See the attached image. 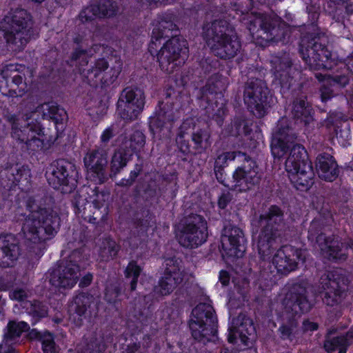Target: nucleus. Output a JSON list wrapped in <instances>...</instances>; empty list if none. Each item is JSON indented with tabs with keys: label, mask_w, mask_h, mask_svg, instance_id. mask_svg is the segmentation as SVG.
<instances>
[{
	"label": "nucleus",
	"mask_w": 353,
	"mask_h": 353,
	"mask_svg": "<svg viewBox=\"0 0 353 353\" xmlns=\"http://www.w3.org/2000/svg\"><path fill=\"white\" fill-rule=\"evenodd\" d=\"M132 157L131 152H126L119 146V148L114 152L110 161V176L113 177L117 175L127 165Z\"/></svg>",
	"instance_id": "nucleus-42"
},
{
	"label": "nucleus",
	"mask_w": 353,
	"mask_h": 353,
	"mask_svg": "<svg viewBox=\"0 0 353 353\" xmlns=\"http://www.w3.org/2000/svg\"><path fill=\"white\" fill-rule=\"evenodd\" d=\"M29 330L30 326L25 321H10L7 325L1 344L12 347L14 344L17 343L22 332Z\"/></svg>",
	"instance_id": "nucleus-37"
},
{
	"label": "nucleus",
	"mask_w": 353,
	"mask_h": 353,
	"mask_svg": "<svg viewBox=\"0 0 353 353\" xmlns=\"http://www.w3.org/2000/svg\"><path fill=\"white\" fill-rule=\"evenodd\" d=\"M323 225L321 221L313 220L308 229V240L315 242L325 257L330 261H345L346 254L340 248L338 239L332 236H327L322 232Z\"/></svg>",
	"instance_id": "nucleus-13"
},
{
	"label": "nucleus",
	"mask_w": 353,
	"mask_h": 353,
	"mask_svg": "<svg viewBox=\"0 0 353 353\" xmlns=\"http://www.w3.org/2000/svg\"><path fill=\"white\" fill-rule=\"evenodd\" d=\"M261 231L258 236V253L263 261L270 260L278 248L285 228L284 210L271 205L262 212L257 220Z\"/></svg>",
	"instance_id": "nucleus-3"
},
{
	"label": "nucleus",
	"mask_w": 353,
	"mask_h": 353,
	"mask_svg": "<svg viewBox=\"0 0 353 353\" xmlns=\"http://www.w3.org/2000/svg\"><path fill=\"white\" fill-rule=\"evenodd\" d=\"M72 60L77 61L79 65H86L88 63L86 51L77 49L72 54Z\"/></svg>",
	"instance_id": "nucleus-62"
},
{
	"label": "nucleus",
	"mask_w": 353,
	"mask_h": 353,
	"mask_svg": "<svg viewBox=\"0 0 353 353\" xmlns=\"http://www.w3.org/2000/svg\"><path fill=\"white\" fill-rule=\"evenodd\" d=\"M274 77L279 81L281 86L289 89L292 85L293 77L292 71L293 63L289 54L272 56L270 60Z\"/></svg>",
	"instance_id": "nucleus-23"
},
{
	"label": "nucleus",
	"mask_w": 353,
	"mask_h": 353,
	"mask_svg": "<svg viewBox=\"0 0 353 353\" xmlns=\"http://www.w3.org/2000/svg\"><path fill=\"white\" fill-rule=\"evenodd\" d=\"M26 208L30 214L25 218L21 228L26 241L39 244L57 234L60 228V217L52 208L46 207V199L29 197Z\"/></svg>",
	"instance_id": "nucleus-1"
},
{
	"label": "nucleus",
	"mask_w": 353,
	"mask_h": 353,
	"mask_svg": "<svg viewBox=\"0 0 353 353\" xmlns=\"http://www.w3.org/2000/svg\"><path fill=\"white\" fill-rule=\"evenodd\" d=\"M194 126L192 119H185L179 128V132L176 137V144L179 151L189 152L188 145H186L185 135L188 131Z\"/></svg>",
	"instance_id": "nucleus-47"
},
{
	"label": "nucleus",
	"mask_w": 353,
	"mask_h": 353,
	"mask_svg": "<svg viewBox=\"0 0 353 353\" xmlns=\"http://www.w3.org/2000/svg\"><path fill=\"white\" fill-rule=\"evenodd\" d=\"M27 111L30 110V112L25 113L26 121H28L31 117V114L35 113L38 108H41L43 119L51 120L57 128L58 125H62L68 120L66 111L54 103H46L37 107L30 103V106L27 107Z\"/></svg>",
	"instance_id": "nucleus-27"
},
{
	"label": "nucleus",
	"mask_w": 353,
	"mask_h": 353,
	"mask_svg": "<svg viewBox=\"0 0 353 353\" xmlns=\"http://www.w3.org/2000/svg\"><path fill=\"white\" fill-rule=\"evenodd\" d=\"M333 85L328 83H323L320 88L321 99L323 102H326L334 97Z\"/></svg>",
	"instance_id": "nucleus-59"
},
{
	"label": "nucleus",
	"mask_w": 353,
	"mask_h": 353,
	"mask_svg": "<svg viewBox=\"0 0 353 353\" xmlns=\"http://www.w3.org/2000/svg\"><path fill=\"white\" fill-rule=\"evenodd\" d=\"M345 278L336 272H328L322 274L318 284V291L323 302L330 307L341 303L345 295Z\"/></svg>",
	"instance_id": "nucleus-14"
},
{
	"label": "nucleus",
	"mask_w": 353,
	"mask_h": 353,
	"mask_svg": "<svg viewBox=\"0 0 353 353\" xmlns=\"http://www.w3.org/2000/svg\"><path fill=\"white\" fill-rule=\"evenodd\" d=\"M157 54V59L162 70L172 73L174 69L184 63L188 57L187 41L171 35Z\"/></svg>",
	"instance_id": "nucleus-12"
},
{
	"label": "nucleus",
	"mask_w": 353,
	"mask_h": 353,
	"mask_svg": "<svg viewBox=\"0 0 353 353\" xmlns=\"http://www.w3.org/2000/svg\"><path fill=\"white\" fill-rule=\"evenodd\" d=\"M298 261H305L302 251L291 245H284L277 250L272 263L278 272L288 274L297 268Z\"/></svg>",
	"instance_id": "nucleus-19"
},
{
	"label": "nucleus",
	"mask_w": 353,
	"mask_h": 353,
	"mask_svg": "<svg viewBox=\"0 0 353 353\" xmlns=\"http://www.w3.org/2000/svg\"><path fill=\"white\" fill-rule=\"evenodd\" d=\"M120 61L109 68L108 61L104 59H98L94 65L87 70H83V76L87 82L91 86H97L99 83L102 85L112 84L117 79L121 71Z\"/></svg>",
	"instance_id": "nucleus-16"
},
{
	"label": "nucleus",
	"mask_w": 353,
	"mask_h": 353,
	"mask_svg": "<svg viewBox=\"0 0 353 353\" xmlns=\"http://www.w3.org/2000/svg\"><path fill=\"white\" fill-rule=\"evenodd\" d=\"M190 329L195 340L205 343L210 341L217 332V317L213 307L201 303L192 311Z\"/></svg>",
	"instance_id": "nucleus-10"
},
{
	"label": "nucleus",
	"mask_w": 353,
	"mask_h": 353,
	"mask_svg": "<svg viewBox=\"0 0 353 353\" xmlns=\"http://www.w3.org/2000/svg\"><path fill=\"white\" fill-rule=\"evenodd\" d=\"M183 280V274L170 275L164 274L159 280L158 285L154 287V292L162 296L170 294Z\"/></svg>",
	"instance_id": "nucleus-41"
},
{
	"label": "nucleus",
	"mask_w": 353,
	"mask_h": 353,
	"mask_svg": "<svg viewBox=\"0 0 353 353\" xmlns=\"http://www.w3.org/2000/svg\"><path fill=\"white\" fill-rule=\"evenodd\" d=\"M322 33H307L299 43V52L310 70H329L332 67V52Z\"/></svg>",
	"instance_id": "nucleus-5"
},
{
	"label": "nucleus",
	"mask_w": 353,
	"mask_h": 353,
	"mask_svg": "<svg viewBox=\"0 0 353 353\" xmlns=\"http://www.w3.org/2000/svg\"><path fill=\"white\" fill-rule=\"evenodd\" d=\"M83 161L87 169L96 174L100 183H103L108 179L106 152L98 150H92L85 156Z\"/></svg>",
	"instance_id": "nucleus-29"
},
{
	"label": "nucleus",
	"mask_w": 353,
	"mask_h": 353,
	"mask_svg": "<svg viewBox=\"0 0 353 353\" xmlns=\"http://www.w3.org/2000/svg\"><path fill=\"white\" fill-rule=\"evenodd\" d=\"M121 288L120 285L114 283L110 284L105 289V299L109 303H113L121 294Z\"/></svg>",
	"instance_id": "nucleus-54"
},
{
	"label": "nucleus",
	"mask_w": 353,
	"mask_h": 353,
	"mask_svg": "<svg viewBox=\"0 0 353 353\" xmlns=\"http://www.w3.org/2000/svg\"><path fill=\"white\" fill-rule=\"evenodd\" d=\"M240 48V42L229 35L218 44H214L211 50L215 56L223 59H227L235 57Z\"/></svg>",
	"instance_id": "nucleus-33"
},
{
	"label": "nucleus",
	"mask_w": 353,
	"mask_h": 353,
	"mask_svg": "<svg viewBox=\"0 0 353 353\" xmlns=\"http://www.w3.org/2000/svg\"><path fill=\"white\" fill-rule=\"evenodd\" d=\"M210 133L203 129H199L193 132L191 135L192 145H190L189 140L186 139V145L188 147L189 152L179 151L183 154L187 156L189 154L196 155L204 152L210 145L209 139Z\"/></svg>",
	"instance_id": "nucleus-32"
},
{
	"label": "nucleus",
	"mask_w": 353,
	"mask_h": 353,
	"mask_svg": "<svg viewBox=\"0 0 353 353\" xmlns=\"http://www.w3.org/2000/svg\"><path fill=\"white\" fill-rule=\"evenodd\" d=\"M24 88L21 85H17L12 83H10L8 80V90L6 91V96L14 97L22 96L23 94Z\"/></svg>",
	"instance_id": "nucleus-61"
},
{
	"label": "nucleus",
	"mask_w": 353,
	"mask_h": 353,
	"mask_svg": "<svg viewBox=\"0 0 353 353\" xmlns=\"http://www.w3.org/2000/svg\"><path fill=\"white\" fill-rule=\"evenodd\" d=\"M81 276L79 265L59 261L50 273V282L56 288L70 289Z\"/></svg>",
	"instance_id": "nucleus-18"
},
{
	"label": "nucleus",
	"mask_w": 353,
	"mask_h": 353,
	"mask_svg": "<svg viewBox=\"0 0 353 353\" xmlns=\"http://www.w3.org/2000/svg\"><path fill=\"white\" fill-rule=\"evenodd\" d=\"M227 81L225 78L215 74L212 76L206 85L200 90V99L208 102L210 101L209 94H221L225 90Z\"/></svg>",
	"instance_id": "nucleus-39"
},
{
	"label": "nucleus",
	"mask_w": 353,
	"mask_h": 353,
	"mask_svg": "<svg viewBox=\"0 0 353 353\" xmlns=\"http://www.w3.org/2000/svg\"><path fill=\"white\" fill-rule=\"evenodd\" d=\"M289 178L294 188L303 191L308 190L313 184L314 172L312 163H307L302 165L299 169L287 171Z\"/></svg>",
	"instance_id": "nucleus-31"
},
{
	"label": "nucleus",
	"mask_w": 353,
	"mask_h": 353,
	"mask_svg": "<svg viewBox=\"0 0 353 353\" xmlns=\"http://www.w3.org/2000/svg\"><path fill=\"white\" fill-rule=\"evenodd\" d=\"M254 335L252 320L241 313L232 320V326L229 328L228 341L234 343L239 337L243 344L249 345L254 340Z\"/></svg>",
	"instance_id": "nucleus-20"
},
{
	"label": "nucleus",
	"mask_w": 353,
	"mask_h": 353,
	"mask_svg": "<svg viewBox=\"0 0 353 353\" xmlns=\"http://www.w3.org/2000/svg\"><path fill=\"white\" fill-rule=\"evenodd\" d=\"M312 110L305 95L301 94L294 99L291 112L294 119L300 120L305 125L309 124L313 120Z\"/></svg>",
	"instance_id": "nucleus-35"
},
{
	"label": "nucleus",
	"mask_w": 353,
	"mask_h": 353,
	"mask_svg": "<svg viewBox=\"0 0 353 353\" xmlns=\"http://www.w3.org/2000/svg\"><path fill=\"white\" fill-rule=\"evenodd\" d=\"M310 283L302 280L290 288L283 299V305L287 313L282 325L279 328L282 339H292L299 334V319L301 314L309 312L314 303L309 299Z\"/></svg>",
	"instance_id": "nucleus-2"
},
{
	"label": "nucleus",
	"mask_w": 353,
	"mask_h": 353,
	"mask_svg": "<svg viewBox=\"0 0 353 353\" xmlns=\"http://www.w3.org/2000/svg\"><path fill=\"white\" fill-rule=\"evenodd\" d=\"M94 299L93 296L84 292L80 293L73 298L69 305L68 311L77 325H81L83 319L88 316L90 308Z\"/></svg>",
	"instance_id": "nucleus-28"
},
{
	"label": "nucleus",
	"mask_w": 353,
	"mask_h": 353,
	"mask_svg": "<svg viewBox=\"0 0 353 353\" xmlns=\"http://www.w3.org/2000/svg\"><path fill=\"white\" fill-rule=\"evenodd\" d=\"M141 171L142 166L141 165L136 164L134 168L130 171L129 176L123 178L119 183H117V185L121 187L131 186L134 183L136 179Z\"/></svg>",
	"instance_id": "nucleus-53"
},
{
	"label": "nucleus",
	"mask_w": 353,
	"mask_h": 353,
	"mask_svg": "<svg viewBox=\"0 0 353 353\" xmlns=\"http://www.w3.org/2000/svg\"><path fill=\"white\" fill-rule=\"evenodd\" d=\"M118 6L110 0H99L85 8L79 14L83 22L94 20L96 17H110L117 14Z\"/></svg>",
	"instance_id": "nucleus-26"
},
{
	"label": "nucleus",
	"mask_w": 353,
	"mask_h": 353,
	"mask_svg": "<svg viewBox=\"0 0 353 353\" xmlns=\"http://www.w3.org/2000/svg\"><path fill=\"white\" fill-rule=\"evenodd\" d=\"M232 27L224 19L214 20L205 24L203 27V37L210 47L218 44L232 32Z\"/></svg>",
	"instance_id": "nucleus-25"
},
{
	"label": "nucleus",
	"mask_w": 353,
	"mask_h": 353,
	"mask_svg": "<svg viewBox=\"0 0 353 353\" xmlns=\"http://www.w3.org/2000/svg\"><path fill=\"white\" fill-rule=\"evenodd\" d=\"M175 232L176 238L182 247L195 249L207 241L208 223L203 216L191 213L180 221Z\"/></svg>",
	"instance_id": "nucleus-6"
},
{
	"label": "nucleus",
	"mask_w": 353,
	"mask_h": 353,
	"mask_svg": "<svg viewBox=\"0 0 353 353\" xmlns=\"http://www.w3.org/2000/svg\"><path fill=\"white\" fill-rule=\"evenodd\" d=\"M353 345V328L345 335L333 337L324 343V348L327 352L339 350L338 353H346L347 349Z\"/></svg>",
	"instance_id": "nucleus-38"
},
{
	"label": "nucleus",
	"mask_w": 353,
	"mask_h": 353,
	"mask_svg": "<svg viewBox=\"0 0 353 353\" xmlns=\"http://www.w3.org/2000/svg\"><path fill=\"white\" fill-rule=\"evenodd\" d=\"M83 252V251L82 249H76L71 252L67 259L61 260V261H66L76 265H79V263L84 259Z\"/></svg>",
	"instance_id": "nucleus-58"
},
{
	"label": "nucleus",
	"mask_w": 353,
	"mask_h": 353,
	"mask_svg": "<svg viewBox=\"0 0 353 353\" xmlns=\"http://www.w3.org/2000/svg\"><path fill=\"white\" fill-rule=\"evenodd\" d=\"M8 74H10V68H5L0 72V92L4 95L8 90Z\"/></svg>",
	"instance_id": "nucleus-60"
},
{
	"label": "nucleus",
	"mask_w": 353,
	"mask_h": 353,
	"mask_svg": "<svg viewBox=\"0 0 353 353\" xmlns=\"http://www.w3.org/2000/svg\"><path fill=\"white\" fill-rule=\"evenodd\" d=\"M244 152H223L219 155L215 160L214 165V172L217 181L225 186L227 181L230 177L226 176L225 168L228 166V161H233L236 159L239 162V154H243Z\"/></svg>",
	"instance_id": "nucleus-34"
},
{
	"label": "nucleus",
	"mask_w": 353,
	"mask_h": 353,
	"mask_svg": "<svg viewBox=\"0 0 353 353\" xmlns=\"http://www.w3.org/2000/svg\"><path fill=\"white\" fill-rule=\"evenodd\" d=\"M6 68H10V74H8L10 82L17 85L23 86L24 84L23 77L16 72V70L13 68L14 65L7 66Z\"/></svg>",
	"instance_id": "nucleus-63"
},
{
	"label": "nucleus",
	"mask_w": 353,
	"mask_h": 353,
	"mask_svg": "<svg viewBox=\"0 0 353 353\" xmlns=\"http://www.w3.org/2000/svg\"><path fill=\"white\" fill-rule=\"evenodd\" d=\"M328 82L330 85H336L341 88H345L350 82V77L347 74L329 75Z\"/></svg>",
	"instance_id": "nucleus-56"
},
{
	"label": "nucleus",
	"mask_w": 353,
	"mask_h": 353,
	"mask_svg": "<svg viewBox=\"0 0 353 353\" xmlns=\"http://www.w3.org/2000/svg\"><path fill=\"white\" fill-rule=\"evenodd\" d=\"M119 249L120 247L116 241L109 238L104 239L100 245L99 257L101 261H108L117 256Z\"/></svg>",
	"instance_id": "nucleus-45"
},
{
	"label": "nucleus",
	"mask_w": 353,
	"mask_h": 353,
	"mask_svg": "<svg viewBox=\"0 0 353 353\" xmlns=\"http://www.w3.org/2000/svg\"><path fill=\"white\" fill-rule=\"evenodd\" d=\"M142 271L141 268L138 265L136 261H131L125 270V276L127 279H131L130 285V291L133 292L137 288L138 278Z\"/></svg>",
	"instance_id": "nucleus-49"
},
{
	"label": "nucleus",
	"mask_w": 353,
	"mask_h": 353,
	"mask_svg": "<svg viewBox=\"0 0 353 353\" xmlns=\"http://www.w3.org/2000/svg\"><path fill=\"white\" fill-rule=\"evenodd\" d=\"M42 348L44 353H55L56 345L52 335L49 332H45L43 336Z\"/></svg>",
	"instance_id": "nucleus-55"
},
{
	"label": "nucleus",
	"mask_w": 353,
	"mask_h": 353,
	"mask_svg": "<svg viewBox=\"0 0 353 353\" xmlns=\"http://www.w3.org/2000/svg\"><path fill=\"white\" fill-rule=\"evenodd\" d=\"M50 145V140L47 139L46 135L42 131L39 133H34L26 144V148L32 152L44 150Z\"/></svg>",
	"instance_id": "nucleus-46"
},
{
	"label": "nucleus",
	"mask_w": 353,
	"mask_h": 353,
	"mask_svg": "<svg viewBox=\"0 0 353 353\" xmlns=\"http://www.w3.org/2000/svg\"><path fill=\"white\" fill-rule=\"evenodd\" d=\"M297 138L296 133L287 118H281L272 135L271 151L274 158L283 157Z\"/></svg>",
	"instance_id": "nucleus-17"
},
{
	"label": "nucleus",
	"mask_w": 353,
	"mask_h": 353,
	"mask_svg": "<svg viewBox=\"0 0 353 353\" xmlns=\"http://www.w3.org/2000/svg\"><path fill=\"white\" fill-rule=\"evenodd\" d=\"M307 163H311L308 159L307 151L300 144H294L290 149V155L285 161L286 171L295 170Z\"/></svg>",
	"instance_id": "nucleus-36"
},
{
	"label": "nucleus",
	"mask_w": 353,
	"mask_h": 353,
	"mask_svg": "<svg viewBox=\"0 0 353 353\" xmlns=\"http://www.w3.org/2000/svg\"><path fill=\"white\" fill-rule=\"evenodd\" d=\"M103 348L97 341H90L85 350V353H102Z\"/></svg>",
	"instance_id": "nucleus-64"
},
{
	"label": "nucleus",
	"mask_w": 353,
	"mask_h": 353,
	"mask_svg": "<svg viewBox=\"0 0 353 353\" xmlns=\"http://www.w3.org/2000/svg\"><path fill=\"white\" fill-rule=\"evenodd\" d=\"M39 132H41L40 123L37 121H31L21 128H19L18 125H14L12 128V137L18 142L26 144L34 133H39Z\"/></svg>",
	"instance_id": "nucleus-40"
},
{
	"label": "nucleus",
	"mask_w": 353,
	"mask_h": 353,
	"mask_svg": "<svg viewBox=\"0 0 353 353\" xmlns=\"http://www.w3.org/2000/svg\"><path fill=\"white\" fill-rule=\"evenodd\" d=\"M176 120L175 111L172 103H161L156 117L152 121L151 130L154 133L168 137L170 134L173 123Z\"/></svg>",
	"instance_id": "nucleus-22"
},
{
	"label": "nucleus",
	"mask_w": 353,
	"mask_h": 353,
	"mask_svg": "<svg viewBox=\"0 0 353 353\" xmlns=\"http://www.w3.org/2000/svg\"><path fill=\"white\" fill-rule=\"evenodd\" d=\"M28 310V314L34 320L32 323L34 325L41 319L44 318L48 315V306L43 302L34 300L30 303Z\"/></svg>",
	"instance_id": "nucleus-50"
},
{
	"label": "nucleus",
	"mask_w": 353,
	"mask_h": 353,
	"mask_svg": "<svg viewBox=\"0 0 353 353\" xmlns=\"http://www.w3.org/2000/svg\"><path fill=\"white\" fill-rule=\"evenodd\" d=\"M49 170L50 174L48 181L54 189L65 194L71 193L75 190L78 172L74 163L65 159H59L50 165Z\"/></svg>",
	"instance_id": "nucleus-11"
},
{
	"label": "nucleus",
	"mask_w": 353,
	"mask_h": 353,
	"mask_svg": "<svg viewBox=\"0 0 353 353\" xmlns=\"http://www.w3.org/2000/svg\"><path fill=\"white\" fill-rule=\"evenodd\" d=\"M87 194L90 195V199H92V203L94 208H101L104 203L109 199L110 194L103 191H99L97 187L94 188L90 187L85 188Z\"/></svg>",
	"instance_id": "nucleus-48"
},
{
	"label": "nucleus",
	"mask_w": 353,
	"mask_h": 353,
	"mask_svg": "<svg viewBox=\"0 0 353 353\" xmlns=\"http://www.w3.org/2000/svg\"><path fill=\"white\" fill-rule=\"evenodd\" d=\"M250 32L268 42H285L290 37L287 26L275 19L263 15L248 14L243 19Z\"/></svg>",
	"instance_id": "nucleus-8"
},
{
	"label": "nucleus",
	"mask_w": 353,
	"mask_h": 353,
	"mask_svg": "<svg viewBox=\"0 0 353 353\" xmlns=\"http://www.w3.org/2000/svg\"><path fill=\"white\" fill-rule=\"evenodd\" d=\"M316 167L319 176L325 181H333L339 176L337 163L330 154H319L316 157Z\"/></svg>",
	"instance_id": "nucleus-30"
},
{
	"label": "nucleus",
	"mask_w": 353,
	"mask_h": 353,
	"mask_svg": "<svg viewBox=\"0 0 353 353\" xmlns=\"http://www.w3.org/2000/svg\"><path fill=\"white\" fill-rule=\"evenodd\" d=\"M85 194L86 192L84 188L79 193L75 194L72 201L74 206L79 212L85 210V205L88 202Z\"/></svg>",
	"instance_id": "nucleus-57"
},
{
	"label": "nucleus",
	"mask_w": 353,
	"mask_h": 353,
	"mask_svg": "<svg viewBox=\"0 0 353 353\" xmlns=\"http://www.w3.org/2000/svg\"><path fill=\"white\" fill-rule=\"evenodd\" d=\"M5 174L12 183H17L21 180H28L30 175V170L20 164H8L5 169Z\"/></svg>",
	"instance_id": "nucleus-44"
},
{
	"label": "nucleus",
	"mask_w": 353,
	"mask_h": 353,
	"mask_svg": "<svg viewBox=\"0 0 353 353\" xmlns=\"http://www.w3.org/2000/svg\"><path fill=\"white\" fill-rule=\"evenodd\" d=\"M145 144V136L140 130H135L129 137H125L120 147L126 152H134L142 149Z\"/></svg>",
	"instance_id": "nucleus-43"
},
{
	"label": "nucleus",
	"mask_w": 353,
	"mask_h": 353,
	"mask_svg": "<svg viewBox=\"0 0 353 353\" xmlns=\"http://www.w3.org/2000/svg\"><path fill=\"white\" fill-rule=\"evenodd\" d=\"M32 18L26 9H11L0 21V30L9 46L14 51H21L32 35Z\"/></svg>",
	"instance_id": "nucleus-4"
},
{
	"label": "nucleus",
	"mask_w": 353,
	"mask_h": 353,
	"mask_svg": "<svg viewBox=\"0 0 353 353\" xmlns=\"http://www.w3.org/2000/svg\"><path fill=\"white\" fill-rule=\"evenodd\" d=\"M144 104L145 96L141 89L126 88L122 91L117 102L118 113L123 120H135L143 110Z\"/></svg>",
	"instance_id": "nucleus-15"
},
{
	"label": "nucleus",
	"mask_w": 353,
	"mask_h": 353,
	"mask_svg": "<svg viewBox=\"0 0 353 353\" xmlns=\"http://www.w3.org/2000/svg\"><path fill=\"white\" fill-rule=\"evenodd\" d=\"M20 254L19 241L14 235L0 236V267H12Z\"/></svg>",
	"instance_id": "nucleus-24"
},
{
	"label": "nucleus",
	"mask_w": 353,
	"mask_h": 353,
	"mask_svg": "<svg viewBox=\"0 0 353 353\" xmlns=\"http://www.w3.org/2000/svg\"><path fill=\"white\" fill-rule=\"evenodd\" d=\"M239 163L225 184L230 190L246 192L254 190L261 182V174L256 161L245 153L239 154Z\"/></svg>",
	"instance_id": "nucleus-7"
},
{
	"label": "nucleus",
	"mask_w": 353,
	"mask_h": 353,
	"mask_svg": "<svg viewBox=\"0 0 353 353\" xmlns=\"http://www.w3.org/2000/svg\"><path fill=\"white\" fill-rule=\"evenodd\" d=\"M176 27L175 24H174L171 21H163L162 22L161 24H160V28L159 29H157V30L158 31V32L160 34L159 36L155 37L154 35L155 34V30H153L152 32V41H151V43L149 46V49L151 51V50L152 48H154L153 46L154 45H156V43L155 41H154V38H155L156 39V41H157L159 40V38H161L163 37H170L169 35H168V32L171 30V31H173L174 30V28Z\"/></svg>",
	"instance_id": "nucleus-51"
},
{
	"label": "nucleus",
	"mask_w": 353,
	"mask_h": 353,
	"mask_svg": "<svg viewBox=\"0 0 353 353\" xmlns=\"http://www.w3.org/2000/svg\"><path fill=\"white\" fill-rule=\"evenodd\" d=\"M221 241L223 249L237 257L242 256L245 251L246 239L243 230L232 224L224 227Z\"/></svg>",
	"instance_id": "nucleus-21"
},
{
	"label": "nucleus",
	"mask_w": 353,
	"mask_h": 353,
	"mask_svg": "<svg viewBox=\"0 0 353 353\" xmlns=\"http://www.w3.org/2000/svg\"><path fill=\"white\" fill-rule=\"evenodd\" d=\"M243 98L248 110L256 118H263L268 114L272 99L265 81L248 79L243 85Z\"/></svg>",
	"instance_id": "nucleus-9"
},
{
	"label": "nucleus",
	"mask_w": 353,
	"mask_h": 353,
	"mask_svg": "<svg viewBox=\"0 0 353 353\" xmlns=\"http://www.w3.org/2000/svg\"><path fill=\"white\" fill-rule=\"evenodd\" d=\"M165 274H169L170 275H175L176 274H183V272L181 270V260L176 258H169L165 261Z\"/></svg>",
	"instance_id": "nucleus-52"
}]
</instances>
